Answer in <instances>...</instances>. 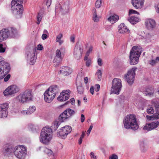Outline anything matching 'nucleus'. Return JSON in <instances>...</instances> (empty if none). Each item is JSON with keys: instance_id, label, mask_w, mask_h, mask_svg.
<instances>
[{"instance_id": "f8f14e48", "label": "nucleus", "mask_w": 159, "mask_h": 159, "mask_svg": "<svg viewBox=\"0 0 159 159\" xmlns=\"http://www.w3.org/2000/svg\"><path fill=\"white\" fill-rule=\"evenodd\" d=\"M75 113V112L74 110L68 108L60 115V117L62 121H64L74 115Z\"/></svg>"}, {"instance_id": "39448f33", "label": "nucleus", "mask_w": 159, "mask_h": 159, "mask_svg": "<svg viewBox=\"0 0 159 159\" xmlns=\"http://www.w3.org/2000/svg\"><path fill=\"white\" fill-rule=\"evenodd\" d=\"M23 0H13L11 2V10L15 17L17 18H21L23 11L21 3Z\"/></svg>"}, {"instance_id": "de8ad7c7", "label": "nucleus", "mask_w": 159, "mask_h": 159, "mask_svg": "<svg viewBox=\"0 0 159 159\" xmlns=\"http://www.w3.org/2000/svg\"><path fill=\"white\" fill-rule=\"evenodd\" d=\"M133 14H139V13L135 10L133 9H130L129 11V15H130Z\"/></svg>"}, {"instance_id": "473e14b6", "label": "nucleus", "mask_w": 159, "mask_h": 159, "mask_svg": "<svg viewBox=\"0 0 159 159\" xmlns=\"http://www.w3.org/2000/svg\"><path fill=\"white\" fill-rule=\"evenodd\" d=\"M154 109L153 107L151 105H148L147 107L146 111L149 114H152L154 112Z\"/></svg>"}, {"instance_id": "e433bc0d", "label": "nucleus", "mask_w": 159, "mask_h": 159, "mask_svg": "<svg viewBox=\"0 0 159 159\" xmlns=\"http://www.w3.org/2000/svg\"><path fill=\"white\" fill-rule=\"evenodd\" d=\"M96 75L97 77V80L100 81L102 78V72L100 70H98L96 74Z\"/></svg>"}, {"instance_id": "cd10ccee", "label": "nucleus", "mask_w": 159, "mask_h": 159, "mask_svg": "<svg viewBox=\"0 0 159 159\" xmlns=\"http://www.w3.org/2000/svg\"><path fill=\"white\" fill-rule=\"evenodd\" d=\"M8 29L9 37H14L17 34V31L16 28L11 27Z\"/></svg>"}, {"instance_id": "4d7b16f0", "label": "nucleus", "mask_w": 159, "mask_h": 159, "mask_svg": "<svg viewBox=\"0 0 159 159\" xmlns=\"http://www.w3.org/2000/svg\"><path fill=\"white\" fill-rule=\"evenodd\" d=\"M37 48L38 50H42L43 49V47L42 45L39 44L37 46Z\"/></svg>"}, {"instance_id": "9d476101", "label": "nucleus", "mask_w": 159, "mask_h": 159, "mask_svg": "<svg viewBox=\"0 0 159 159\" xmlns=\"http://www.w3.org/2000/svg\"><path fill=\"white\" fill-rule=\"evenodd\" d=\"M20 90L19 88L16 85H11L6 88L3 92L5 96H14Z\"/></svg>"}, {"instance_id": "8fccbe9b", "label": "nucleus", "mask_w": 159, "mask_h": 159, "mask_svg": "<svg viewBox=\"0 0 159 159\" xmlns=\"http://www.w3.org/2000/svg\"><path fill=\"white\" fill-rule=\"evenodd\" d=\"M27 110H22L21 111H20V114L21 115H23V116H25L29 115L28 114Z\"/></svg>"}, {"instance_id": "49530a36", "label": "nucleus", "mask_w": 159, "mask_h": 159, "mask_svg": "<svg viewBox=\"0 0 159 159\" xmlns=\"http://www.w3.org/2000/svg\"><path fill=\"white\" fill-rule=\"evenodd\" d=\"M6 48L2 44H0V52L3 53L5 51Z\"/></svg>"}, {"instance_id": "a211bd4d", "label": "nucleus", "mask_w": 159, "mask_h": 159, "mask_svg": "<svg viewBox=\"0 0 159 159\" xmlns=\"http://www.w3.org/2000/svg\"><path fill=\"white\" fill-rule=\"evenodd\" d=\"M64 57V54L62 52H61L59 49H57L56 51L55 56L53 61L54 63H60Z\"/></svg>"}, {"instance_id": "13d9d810", "label": "nucleus", "mask_w": 159, "mask_h": 159, "mask_svg": "<svg viewBox=\"0 0 159 159\" xmlns=\"http://www.w3.org/2000/svg\"><path fill=\"white\" fill-rule=\"evenodd\" d=\"M90 92L92 94H93L94 93V88L93 86H91L90 89Z\"/></svg>"}, {"instance_id": "aec40b11", "label": "nucleus", "mask_w": 159, "mask_h": 159, "mask_svg": "<svg viewBox=\"0 0 159 159\" xmlns=\"http://www.w3.org/2000/svg\"><path fill=\"white\" fill-rule=\"evenodd\" d=\"M144 2V0H132V4L136 9H141L143 7Z\"/></svg>"}, {"instance_id": "6e6d98bb", "label": "nucleus", "mask_w": 159, "mask_h": 159, "mask_svg": "<svg viewBox=\"0 0 159 159\" xmlns=\"http://www.w3.org/2000/svg\"><path fill=\"white\" fill-rule=\"evenodd\" d=\"M93 128V126L92 125H90L89 129L87 131V134L89 136L90 134V132L92 130Z\"/></svg>"}, {"instance_id": "5701e85b", "label": "nucleus", "mask_w": 159, "mask_h": 159, "mask_svg": "<svg viewBox=\"0 0 159 159\" xmlns=\"http://www.w3.org/2000/svg\"><path fill=\"white\" fill-rule=\"evenodd\" d=\"M8 29H2L0 31V42L6 39L9 37Z\"/></svg>"}, {"instance_id": "1a4fd4ad", "label": "nucleus", "mask_w": 159, "mask_h": 159, "mask_svg": "<svg viewBox=\"0 0 159 159\" xmlns=\"http://www.w3.org/2000/svg\"><path fill=\"white\" fill-rule=\"evenodd\" d=\"M137 68L133 67L129 69L127 74L124 75V78L129 85L132 84L134 81L135 76V71Z\"/></svg>"}, {"instance_id": "4468645a", "label": "nucleus", "mask_w": 159, "mask_h": 159, "mask_svg": "<svg viewBox=\"0 0 159 159\" xmlns=\"http://www.w3.org/2000/svg\"><path fill=\"white\" fill-rule=\"evenodd\" d=\"M27 61L30 65H33L35 63L37 58L34 50H31L26 53Z\"/></svg>"}, {"instance_id": "338daca9", "label": "nucleus", "mask_w": 159, "mask_h": 159, "mask_svg": "<svg viewBox=\"0 0 159 159\" xmlns=\"http://www.w3.org/2000/svg\"><path fill=\"white\" fill-rule=\"evenodd\" d=\"M89 54L87 53H86V54L84 58V61H86V60H87V59H89V58H88V57L89 56Z\"/></svg>"}, {"instance_id": "bf43d9fd", "label": "nucleus", "mask_w": 159, "mask_h": 159, "mask_svg": "<svg viewBox=\"0 0 159 159\" xmlns=\"http://www.w3.org/2000/svg\"><path fill=\"white\" fill-rule=\"evenodd\" d=\"M48 38L47 34H43L42 36V39L43 40H45Z\"/></svg>"}, {"instance_id": "c85d7f7f", "label": "nucleus", "mask_w": 159, "mask_h": 159, "mask_svg": "<svg viewBox=\"0 0 159 159\" xmlns=\"http://www.w3.org/2000/svg\"><path fill=\"white\" fill-rule=\"evenodd\" d=\"M28 128L33 132H36L39 130V125L36 124H30L28 125Z\"/></svg>"}, {"instance_id": "052dcab7", "label": "nucleus", "mask_w": 159, "mask_h": 159, "mask_svg": "<svg viewBox=\"0 0 159 159\" xmlns=\"http://www.w3.org/2000/svg\"><path fill=\"white\" fill-rule=\"evenodd\" d=\"M155 8L156 12L159 13V3L156 6Z\"/></svg>"}, {"instance_id": "0e129e2a", "label": "nucleus", "mask_w": 159, "mask_h": 159, "mask_svg": "<svg viewBox=\"0 0 159 159\" xmlns=\"http://www.w3.org/2000/svg\"><path fill=\"white\" fill-rule=\"evenodd\" d=\"M93 47L92 46H90L89 47L88 50L87 51V53L89 54L90 52H91L93 50Z\"/></svg>"}, {"instance_id": "c756f323", "label": "nucleus", "mask_w": 159, "mask_h": 159, "mask_svg": "<svg viewBox=\"0 0 159 159\" xmlns=\"http://www.w3.org/2000/svg\"><path fill=\"white\" fill-rule=\"evenodd\" d=\"M13 152V149L11 147L4 148H3L2 152L5 156L10 155Z\"/></svg>"}, {"instance_id": "f03ea898", "label": "nucleus", "mask_w": 159, "mask_h": 159, "mask_svg": "<svg viewBox=\"0 0 159 159\" xmlns=\"http://www.w3.org/2000/svg\"><path fill=\"white\" fill-rule=\"evenodd\" d=\"M124 127L127 129L137 130L139 128V124L135 115L130 114L125 116L123 120Z\"/></svg>"}, {"instance_id": "f3484780", "label": "nucleus", "mask_w": 159, "mask_h": 159, "mask_svg": "<svg viewBox=\"0 0 159 159\" xmlns=\"http://www.w3.org/2000/svg\"><path fill=\"white\" fill-rule=\"evenodd\" d=\"M145 23L146 27L149 30H153L156 27V22L154 20L152 19H146L145 20Z\"/></svg>"}, {"instance_id": "dca6fc26", "label": "nucleus", "mask_w": 159, "mask_h": 159, "mask_svg": "<svg viewBox=\"0 0 159 159\" xmlns=\"http://www.w3.org/2000/svg\"><path fill=\"white\" fill-rule=\"evenodd\" d=\"M70 91L69 90H64L61 93L57 98L58 100L60 102L65 101L68 99L70 97Z\"/></svg>"}, {"instance_id": "37998d69", "label": "nucleus", "mask_w": 159, "mask_h": 159, "mask_svg": "<svg viewBox=\"0 0 159 159\" xmlns=\"http://www.w3.org/2000/svg\"><path fill=\"white\" fill-rule=\"evenodd\" d=\"M77 90L78 93L82 94L84 92V89L82 86H78L77 87Z\"/></svg>"}, {"instance_id": "b1692460", "label": "nucleus", "mask_w": 159, "mask_h": 159, "mask_svg": "<svg viewBox=\"0 0 159 159\" xmlns=\"http://www.w3.org/2000/svg\"><path fill=\"white\" fill-rule=\"evenodd\" d=\"M118 32L120 34L129 33V30L123 23H122L119 25L118 27Z\"/></svg>"}, {"instance_id": "0eeeda50", "label": "nucleus", "mask_w": 159, "mask_h": 159, "mask_svg": "<svg viewBox=\"0 0 159 159\" xmlns=\"http://www.w3.org/2000/svg\"><path fill=\"white\" fill-rule=\"evenodd\" d=\"M13 152L15 156L18 158L25 159L27 154V149L24 146H17L13 149Z\"/></svg>"}, {"instance_id": "c9c22d12", "label": "nucleus", "mask_w": 159, "mask_h": 159, "mask_svg": "<svg viewBox=\"0 0 159 159\" xmlns=\"http://www.w3.org/2000/svg\"><path fill=\"white\" fill-rule=\"evenodd\" d=\"M151 130L157 128L159 125V122L157 121L150 123Z\"/></svg>"}, {"instance_id": "7c9ffc66", "label": "nucleus", "mask_w": 159, "mask_h": 159, "mask_svg": "<svg viewBox=\"0 0 159 159\" xmlns=\"http://www.w3.org/2000/svg\"><path fill=\"white\" fill-rule=\"evenodd\" d=\"M129 21L132 24H134L139 22L140 19L138 17L135 16H131L128 19Z\"/></svg>"}, {"instance_id": "ddd939ff", "label": "nucleus", "mask_w": 159, "mask_h": 159, "mask_svg": "<svg viewBox=\"0 0 159 159\" xmlns=\"http://www.w3.org/2000/svg\"><path fill=\"white\" fill-rule=\"evenodd\" d=\"M9 104L7 102L0 105V118H5L8 115Z\"/></svg>"}, {"instance_id": "2f4dec72", "label": "nucleus", "mask_w": 159, "mask_h": 159, "mask_svg": "<svg viewBox=\"0 0 159 159\" xmlns=\"http://www.w3.org/2000/svg\"><path fill=\"white\" fill-rule=\"evenodd\" d=\"M63 36V35L61 33H59L56 36V42L58 43L60 45H61L63 43V41L61 40Z\"/></svg>"}, {"instance_id": "58836bf2", "label": "nucleus", "mask_w": 159, "mask_h": 159, "mask_svg": "<svg viewBox=\"0 0 159 159\" xmlns=\"http://www.w3.org/2000/svg\"><path fill=\"white\" fill-rule=\"evenodd\" d=\"M159 61V57H157L155 60H152L150 61V64L152 66L155 65Z\"/></svg>"}, {"instance_id": "3c124183", "label": "nucleus", "mask_w": 159, "mask_h": 159, "mask_svg": "<svg viewBox=\"0 0 159 159\" xmlns=\"http://www.w3.org/2000/svg\"><path fill=\"white\" fill-rule=\"evenodd\" d=\"M100 88V85L99 84H96L95 85V90L96 92L98 91H99V90Z\"/></svg>"}, {"instance_id": "f257e3e1", "label": "nucleus", "mask_w": 159, "mask_h": 159, "mask_svg": "<svg viewBox=\"0 0 159 159\" xmlns=\"http://www.w3.org/2000/svg\"><path fill=\"white\" fill-rule=\"evenodd\" d=\"M60 125L58 120L55 121L52 124L51 128L45 127L43 128L41 131L39 139L40 141L45 145H48L51 142L53 137L52 129L56 130Z\"/></svg>"}, {"instance_id": "4be33fe9", "label": "nucleus", "mask_w": 159, "mask_h": 159, "mask_svg": "<svg viewBox=\"0 0 159 159\" xmlns=\"http://www.w3.org/2000/svg\"><path fill=\"white\" fill-rule=\"evenodd\" d=\"M42 148L44 152L48 156L52 157L51 159H56V155L51 149L46 147Z\"/></svg>"}, {"instance_id": "a19ab883", "label": "nucleus", "mask_w": 159, "mask_h": 159, "mask_svg": "<svg viewBox=\"0 0 159 159\" xmlns=\"http://www.w3.org/2000/svg\"><path fill=\"white\" fill-rule=\"evenodd\" d=\"M143 129L144 130H147L148 131L151 130V126L150 124H146L143 127Z\"/></svg>"}, {"instance_id": "c03bdc74", "label": "nucleus", "mask_w": 159, "mask_h": 159, "mask_svg": "<svg viewBox=\"0 0 159 159\" xmlns=\"http://www.w3.org/2000/svg\"><path fill=\"white\" fill-rule=\"evenodd\" d=\"M102 3V0H97L96 2L95 6L96 8H99L100 6Z\"/></svg>"}, {"instance_id": "ea45409f", "label": "nucleus", "mask_w": 159, "mask_h": 159, "mask_svg": "<svg viewBox=\"0 0 159 159\" xmlns=\"http://www.w3.org/2000/svg\"><path fill=\"white\" fill-rule=\"evenodd\" d=\"M152 38V35L149 33L147 34L145 36V39L147 42H150Z\"/></svg>"}, {"instance_id": "412c9836", "label": "nucleus", "mask_w": 159, "mask_h": 159, "mask_svg": "<svg viewBox=\"0 0 159 159\" xmlns=\"http://www.w3.org/2000/svg\"><path fill=\"white\" fill-rule=\"evenodd\" d=\"M72 72V69L68 67H62L60 68V73L64 75H68L71 73Z\"/></svg>"}, {"instance_id": "423d86ee", "label": "nucleus", "mask_w": 159, "mask_h": 159, "mask_svg": "<svg viewBox=\"0 0 159 159\" xmlns=\"http://www.w3.org/2000/svg\"><path fill=\"white\" fill-rule=\"evenodd\" d=\"M33 96L30 90H27L20 93L16 98V99L21 104H24L33 99Z\"/></svg>"}, {"instance_id": "79ce46f5", "label": "nucleus", "mask_w": 159, "mask_h": 159, "mask_svg": "<svg viewBox=\"0 0 159 159\" xmlns=\"http://www.w3.org/2000/svg\"><path fill=\"white\" fill-rule=\"evenodd\" d=\"M5 63H8L5 61V59L3 58L0 56V66H3V64L5 65Z\"/></svg>"}, {"instance_id": "09e8293b", "label": "nucleus", "mask_w": 159, "mask_h": 159, "mask_svg": "<svg viewBox=\"0 0 159 159\" xmlns=\"http://www.w3.org/2000/svg\"><path fill=\"white\" fill-rule=\"evenodd\" d=\"M109 159H118V157L116 155L114 154L109 157Z\"/></svg>"}, {"instance_id": "4c0bfd02", "label": "nucleus", "mask_w": 159, "mask_h": 159, "mask_svg": "<svg viewBox=\"0 0 159 159\" xmlns=\"http://www.w3.org/2000/svg\"><path fill=\"white\" fill-rule=\"evenodd\" d=\"M42 17L43 14L39 13L37 17V22L36 23L38 25H39L40 24L42 19Z\"/></svg>"}, {"instance_id": "72a5a7b5", "label": "nucleus", "mask_w": 159, "mask_h": 159, "mask_svg": "<svg viewBox=\"0 0 159 159\" xmlns=\"http://www.w3.org/2000/svg\"><path fill=\"white\" fill-rule=\"evenodd\" d=\"M140 150L142 152H146L147 150L146 146L143 142H142L140 144Z\"/></svg>"}, {"instance_id": "69168bd1", "label": "nucleus", "mask_w": 159, "mask_h": 159, "mask_svg": "<svg viewBox=\"0 0 159 159\" xmlns=\"http://www.w3.org/2000/svg\"><path fill=\"white\" fill-rule=\"evenodd\" d=\"M85 120V117L84 115L82 114L81 115V121L82 122H83Z\"/></svg>"}, {"instance_id": "5fc2aeb1", "label": "nucleus", "mask_w": 159, "mask_h": 159, "mask_svg": "<svg viewBox=\"0 0 159 159\" xmlns=\"http://www.w3.org/2000/svg\"><path fill=\"white\" fill-rule=\"evenodd\" d=\"M98 65L100 66H101L102 65V61L101 59L100 58H99L98 59Z\"/></svg>"}, {"instance_id": "f704fd0d", "label": "nucleus", "mask_w": 159, "mask_h": 159, "mask_svg": "<svg viewBox=\"0 0 159 159\" xmlns=\"http://www.w3.org/2000/svg\"><path fill=\"white\" fill-rule=\"evenodd\" d=\"M28 114H31L34 112L36 110V107L34 106H30L27 109Z\"/></svg>"}, {"instance_id": "7ed1b4c3", "label": "nucleus", "mask_w": 159, "mask_h": 159, "mask_svg": "<svg viewBox=\"0 0 159 159\" xmlns=\"http://www.w3.org/2000/svg\"><path fill=\"white\" fill-rule=\"evenodd\" d=\"M59 91V89L56 85L50 87L44 93L45 101L47 102H51L54 99L56 94L58 93Z\"/></svg>"}, {"instance_id": "e2e57ef3", "label": "nucleus", "mask_w": 159, "mask_h": 159, "mask_svg": "<svg viewBox=\"0 0 159 159\" xmlns=\"http://www.w3.org/2000/svg\"><path fill=\"white\" fill-rule=\"evenodd\" d=\"M75 36L74 35H73L70 37V40L71 42L74 43L75 42Z\"/></svg>"}, {"instance_id": "6ab92c4d", "label": "nucleus", "mask_w": 159, "mask_h": 159, "mask_svg": "<svg viewBox=\"0 0 159 159\" xmlns=\"http://www.w3.org/2000/svg\"><path fill=\"white\" fill-rule=\"evenodd\" d=\"M82 53L83 50L81 47L78 46H76L74 49V57L77 60H79L82 57Z\"/></svg>"}, {"instance_id": "2eb2a0df", "label": "nucleus", "mask_w": 159, "mask_h": 159, "mask_svg": "<svg viewBox=\"0 0 159 159\" xmlns=\"http://www.w3.org/2000/svg\"><path fill=\"white\" fill-rule=\"evenodd\" d=\"M3 66H0V80L2 79L9 72L10 70V65L9 63H5Z\"/></svg>"}, {"instance_id": "a878e982", "label": "nucleus", "mask_w": 159, "mask_h": 159, "mask_svg": "<svg viewBox=\"0 0 159 159\" xmlns=\"http://www.w3.org/2000/svg\"><path fill=\"white\" fill-rule=\"evenodd\" d=\"M119 19V16L116 14L111 15L107 18V20L111 24H113L117 21Z\"/></svg>"}, {"instance_id": "603ef678", "label": "nucleus", "mask_w": 159, "mask_h": 159, "mask_svg": "<svg viewBox=\"0 0 159 159\" xmlns=\"http://www.w3.org/2000/svg\"><path fill=\"white\" fill-rule=\"evenodd\" d=\"M11 77V75L10 74H8L4 78V80L5 82L7 81L10 79Z\"/></svg>"}, {"instance_id": "393cba45", "label": "nucleus", "mask_w": 159, "mask_h": 159, "mask_svg": "<svg viewBox=\"0 0 159 159\" xmlns=\"http://www.w3.org/2000/svg\"><path fill=\"white\" fill-rule=\"evenodd\" d=\"M92 13L93 15V20L95 22H98L100 19L101 18V16L97 14V11L95 8H93L92 10Z\"/></svg>"}, {"instance_id": "bb28decb", "label": "nucleus", "mask_w": 159, "mask_h": 159, "mask_svg": "<svg viewBox=\"0 0 159 159\" xmlns=\"http://www.w3.org/2000/svg\"><path fill=\"white\" fill-rule=\"evenodd\" d=\"M158 110V108L156 109V113L155 114H154L152 116L147 115L146 116L147 119L148 120H151L159 119V112Z\"/></svg>"}, {"instance_id": "6e6552de", "label": "nucleus", "mask_w": 159, "mask_h": 159, "mask_svg": "<svg viewBox=\"0 0 159 159\" xmlns=\"http://www.w3.org/2000/svg\"><path fill=\"white\" fill-rule=\"evenodd\" d=\"M122 87L121 81L120 79L114 78L112 81L111 88V94H119Z\"/></svg>"}, {"instance_id": "20e7f679", "label": "nucleus", "mask_w": 159, "mask_h": 159, "mask_svg": "<svg viewBox=\"0 0 159 159\" xmlns=\"http://www.w3.org/2000/svg\"><path fill=\"white\" fill-rule=\"evenodd\" d=\"M142 52L140 46H134L132 48L130 53V63L131 65L137 64L139 61V57Z\"/></svg>"}, {"instance_id": "9b49d317", "label": "nucleus", "mask_w": 159, "mask_h": 159, "mask_svg": "<svg viewBox=\"0 0 159 159\" xmlns=\"http://www.w3.org/2000/svg\"><path fill=\"white\" fill-rule=\"evenodd\" d=\"M71 127L70 126H65L61 128L57 133V136L62 139H65L71 132Z\"/></svg>"}, {"instance_id": "680f3d73", "label": "nucleus", "mask_w": 159, "mask_h": 159, "mask_svg": "<svg viewBox=\"0 0 159 159\" xmlns=\"http://www.w3.org/2000/svg\"><path fill=\"white\" fill-rule=\"evenodd\" d=\"M52 0H47L46 2V5L48 7L50 6L51 4Z\"/></svg>"}, {"instance_id": "864d4df0", "label": "nucleus", "mask_w": 159, "mask_h": 159, "mask_svg": "<svg viewBox=\"0 0 159 159\" xmlns=\"http://www.w3.org/2000/svg\"><path fill=\"white\" fill-rule=\"evenodd\" d=\"M90 156L91 159H96V157L94 155L93 152H91L90 153Z\"/></svg>"}, {"instance_id": "774afa93", "label": "nucleus", "mask_w": 159, "mask_h": 159, "mask_svg": "<svg viewBox=\"0 0 159 159\" xmlns=\"http://www.w3.org/2000/svg\"><path fill=\"white\" fill-rule=\"evenodd\" d=\"M70 103L72 105H74L75 103V100L74 98H73L70 99Z\"/></svg>"}, {"instance_id": "a18cd8bd", "label": "nucleus", "mask_w": 159, "mask_h": 159, "mask_svg": "<svg viewBox=\"0 0 159 159\" xmlns=\"http://www.w3.org/2000/svg\"><path fill=\"white\" fill-rule=\"evenodd\" d=\"M86 61V65L87 67L89 66L92 62V60L91 59H89L86 60V61Z\"/></svg>"}]
</instances>
